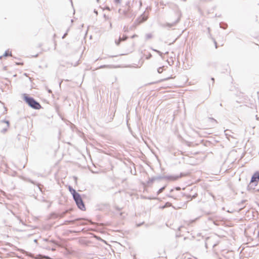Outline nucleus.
Instances as JSON below:
<instances>
[{"instance_id": "2", "label": "nucleus", "mask_w": 259, "mask_h": 259, "mask_svg": "<svg viewBox=\"0 0 259 259\" xmlns=\"http://www.w3.org/2000/svg\"><path fill=\"white\" fill-rule=\"evenodd\" d=\"M24 100L29 106L34 109H39L41 108V106L38 102L36 101L33 98L27 96L26 94L24 95Z\"/></svg>"}, {"instance_id": "18", "label": "nucleus", "mask_w": 259, "mask_h": 259, "mask_svg": "<svg viewBox=\"0 0 259 259\" xmlns=\"http://www.w3.org/2000/svg\"><path fill=\"white\" fill-rule=\"evenodd\" d=\"M145 20H146V19H145L143 18V20L141 21H140L138 23H137V24L136 25H138V24H139L143 21H145Z\"/></svg>"}, {"instance_id": "26", "label": "nucleus", "mask_w": 259, "mask_h": 259, "mask_svg": "<svg viewBox=\"0 0 259 259\" xmlns=\"http://www.w3.org/2000/svg\"><path fill=\"white\" fill-rule=\"evenodd\" d=\"M169 78H171V77H168V78H167L165 79L164 80H167V79H169Z\"/></svg>"}, {"instance_id": "28", "label": "nucleus", "mask_w": 259, "mask_h": 259, "mask_svg": "<svg viewBox=\"0 0 259 259\" xmlns=\"http://www.w3.org/2000/svg\"><path fill=\"white\" fill-rule=\"evenodd\" d=\"M110 27H111V26H112L111 23H110Z\"/></svg>"}, {"instance_id": "9", "label": "nucleus", "mask_w": 259, "mask_h": 259, "mask_svg": "<svg viewBox=\"0 0 259 259\" xmlns=\"http://www.w3.org/2000/svg\"><path fill=\"white\" fill-rule=\"evenodd\" d=\"M111 68V65H102V66H100L99 67V68Z\"/></svg>"}, {"instance_id": "19", "label": "nucleus", "mask_w": 259, "mask_h": 259, "mask_svg": "<svg viewBox=\"0 0 259 259\" xmlns=\"http://www.w3.org/2000/svg\"><path fill=\"white\" fill-rule=\"evenodd\" d=\"M127 39V36H124L123 37L121 38V40H125Z\"/></svg>"}, {"instance_id": "23", "label": "nucleus", "mask_w": 259, "mask_h": 259, "mask_svg": "<svg viewBox=\"0 0 259 259\" xmlns=\"http://www.w3.org/2000/svg\"><path fill=\"white\" fill-rule=\"evenodd\" d=\"M176 190H180V187H177L176 188Z\"/></svg>"}, {"instance_id": "12", "label": "nucleus", "mask_w": 259, "mask_h": 259, "mask_svg": "<svg viewBox=\"0 0 259 259\" xmlns=\"http://www.w3.org/2000/svg\"><path fill=\"white\" fill-rule=\"evenodd\" d=\"M163 67H159L158 69H157V72L159 73H161L163 72Z\"/></svg>"}, {"instance_id": "20", "label": "nucleus", "mask_w": 259, "mask_h": 259, "mask_svg": "<svg viewBox=\"0 0 259 259\" xmlns=\"http://www.w3.org/2000/svg\"><path fill=\"white\" fill-rule=\"evenodd\" d=\"M151 57V54H150L149 56H148V57H146V58H147V59H149Z\"/></svg>"}, {"instance_id": "11", "label": "nucleus", "mask_w": 259, "mask_h": 259, "mask_svg": "<svg viewBox=\"0 0 259 259\" xmlns=\"http://www.w3.org/2000/svg\"><path fill=\"white\" fill-rule=\"evenodd\" d=\"M145 36H146V38L147 39H149L152 38V35L151 33H148V34H146Z\"/></svg>"}, {"instance_id": "4", "label": "nucleus", "mask_w": 259, "mask_h": 259, "mask_svg": "<svg viewBox=\"0 0 259 259\" xmlns=\"http://www.w3.org/2000/svg\"><path fill=\"white\" fill-rule=\"evenodd\" d=\"M182 176V174H181L180 176H166L165 178L171 181H176L181 178Z\"/></svg>"}, {"instance_id": "29", "label": "nucleus", "mask_w": 259, "mask_h": 259, "mask_svg": "<svg viewBox=\"0 0 259 259\" xmlns=\"http://www.w3.org/2000/svg\"><path fill=\"white\" fill-rule=\"evenodd\" d=\"M3 56H0V59L2 58Z\"/></svg>"}, {"instance_id": "5", "label": "nucleus", "mask_w": 259, "mask_h": 259, "mask_svg": "<svg viewBox=\"0 0 259 259\" xmlns=\"http://www.w3.org/2000/svg\"><path fill=\"white\" fill-rule=\"evenodd\" d=\"M259 180V172H256L254 174V175L252 176L251 179V182L253 183L254 182H257Z\"/></svg>"}, {"instance_id": "14", "label": "nucleus", "mask_w": 259, "mask_h": 259, "mask_svg": "<svg viewBox=\"0 0 259 259\" xmlns=\"http://www.w3.org/2000/svg\"><path fill=\"white\" fill-rule=\"evenodd\" d=\"M177 23V22H175L174 23H172V24L167 23L166 24V26H167L168 27H171V26H174Z\"/></svg>"}, {"instance_id": "1", "label": "nucleus", "mask_w": 259, "mask_h": 259, "mask_svg": "<svg viewBox=\"0 0 259 259\" xmlns=\"http://www.w3.org/2000/svg\"><path fill=\"white\" fill-rule=\"evenodd\" d=\"M118 13L119 14V18L121 19H128L132 20L135 17V14L129 6L124 9H119Z\"/></svg>"}, {"instance_id": "25", "label": "nucleus", "mask_w": 259, "mask_h": 259, "mask_svg": "<svg viewBox=\"0 0 259 259\" xmlns=\"http://www.w3.org/2000/svg\"><path fill=\"white\" fill-rule=\"evenodd\" d=\"M94 12L97 15L98 14V12L96 10H94Z\"/></svg>"}, {"instance_id": "22", "label": "nucleus", "mask_w": 259, "mask_h": 259, "mask_svg": "<svg viewBox=\"0 0 259 259\" xmlns=\"http://www.w3.org/2000/svg\"><path fill=\"white\" fill-rule=\"evenodd\" d=\"M66 35H67V33L64 34V35H63L62 38H64L66 36Z\"/></svg>"}, {"instance_id": "27", "label": "nucleus", "mask_w": 259, "mask_h": 259, "mask_svg": "<svg viewBox=\"0 0 259 259\" xmlns=\"http://www.w3.org/2000/svg\"><path fill=\"white\" fill-rule=\"evenodd\" d=\"M211 80L214 81V78H211Z\"/></svg>"}, {"instance_id": "8", "label": "nucleus", "mask_w": 259, "mask_h": 259, "mask_svg": "<svg viewBox=\"0 0 259 259\" xmlns=\"http://www.w3.org/2000/svg\"><path fill=\"white\" fill-rule=\"evenodd\" d=\"M172 205L171 203L170 202H166L163 206L162 207V208H164L166 207H170Z\"/></svg>"}, {"instance_id": "10", "label": "nucleus", "mask_w": 259, "mask_h": 259, "mask_svg": "<svg viewBox=\"0 0 259 259\" xmlns=\"http://www.w3.org/2000/svg\"><path fill=\"white\" fill-rule=\"evenodd\" d=\"M9 56H12L11 52H9V51H7L5 52V54H4V56L7 57Z\"/></svg>"}, {"instance_id": "21", "label": "nucleus", "mask_w": 259, "mask_h": 259, "mask_svg": "<svg viewBox=\"0 0 259 259\" xmlns=\"http://www.w3.org/2000/svg\"><path fill=\"white\" fill-rule=\"evenodd\" d=\"M196 195H197V194L193 195V196H192V198H195V197H196Z\"/></svg>"}, {"instance_id": "16", "label": "nucleus", "mask_w": 259, "mask_h": 259, "mask_svg": "<svg viewBox=\"0 0 259 259\" xmlns=\"http://www.w3.org/2000/svg\"><path fill=\"white\" fill-rule=\"evenodd\" d=\"M153 50L154 51L156 52L160 56H161L162 55V53L161 52H160V51L156 50H154V49H153Z\"/></svg>"}, {"instance_id": "7", "label": "nucleus", "mask_w": 259, "mask_h": 259, "mask_svg": "<svg viewBox=\"0 0 259 259\" xmlns=\"http://www.w3.org/2000/svg\"><path fill=\"white\" fill-rule=\"evenodd\" d=\"M69 191L71 192V193L72 194L73 196L74 195H75V194H77V193L76 192V191L74 189H73L72 187H71L70 186H69Z\"/></svg>"}, {"instance_id": "15", "label": "nucleus", "mask_w": 259, "mask_h": 259, "mask_svg": "<svg viewBox=\"0 0 259 259\" xmlns=\"http://www.w3.org/2000/svg\"><path fill=\"white\" fill-rule=\"evenodd\" d=\"M121 41V37H119V39L117 40V41H115V44L117 45H119V44H120V42Z\"/></svg>"}, {"instance_id": "17", "label": "nucleus", "mask_w": 259, "mask_h": 259, "mask_svg": "<svg viewBox=\"0 0 259 259\" xmlns=\"http://www.w3.org/2000/svg\"><path fill=\"white\" fill-rule=\"evenodd\" d=\"M114 2L116 4H120L121 3V0H114Z\"/></svg>"}, {"instance_id": "24", "label": "nucleus", "mask_w": 259, "mask_h": 259, "mask_svg": "<svg viewBox=\"0 0 259 259\" xmlns=\"http://www.w3.org/2000/svg\"><path fill=\"white\" fill-rule=\"evenodd\" d=\"M45 257L47 259H50V258L48 256H45Z\"/></svg>"}, {"instance_id": "3", "label": "nucleus", "mask_w": 259, "mask_h": 259, "mask_svg": "<svg viewBox=\"0 0 259 259\" xmlns=\"http://www.w3.org/2000/svg\"><path fill=\"white\" fill-rule=\"evenodd\" d=\"M73 197L78 207L81 210H84L85 206L80 194L79 193L75 194V195L73 196Z\"/></svg>"}, {"instance_id": "13", "label": "nucleus", "mask_w": 259, "mask_h": 259, "mask_svg": "<svg viewBox=\"0 0 259 259\" xmlns=\"http://www.w3.org/2000/svg\"><path fill=\"white\" fill-rule=\"evenodd\" d=\"M165 186L163 187L162 188H160L157 192V194H159L161 193L165 189Z\"/></svg>"}, {"instance_id": "6", "label": "nucleus", "mask_w": 259, "mask_h": 259, "mask_svg": "<svg viewBox=\"0 0 259 259\" xmlns=\"http://www.w3.org/2000/svg\"><path fill=\"white\" fill-rule=\"evenodd\" d=\"M1 122L6 123V127L4 128L1 132L3 133H5L7 131L8 128L9 127V122L7 120H2Z\"/></svg>"}]
</instances>
